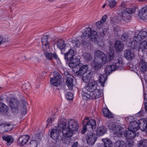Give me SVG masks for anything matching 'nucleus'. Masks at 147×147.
<instances>
[{"label": "nucleus", "mask_w": 147, "mask_h": 147, "mask_svg": "<svg viewBox=\"0 0 147 147\" xmlns=\"http://www.w3.org/2000/svg\"><path fill=\"white\" fill-rule=\"evenodd\" d=\"M142 39H143L142 37L138 33L134 37V40L132 39L129 40V44L128 45V46H136L137 45V42H139Z\"/></svg>", "instance_id": "dca6fc26"}, {"label": "nucleus", "mask_w": 147, "mask_h": 147, "mask_svg": "<svg viewBox=\"0 0 147 147\" xmlns=\"http://www.w3.org/2000/svg\"><path fill=\"white\" fill-rule=\"evenodd\" d=\"M53 121V119L52 120L51 118H49L47 120V122L48 123H50L52 122Z\"/></svg>", "instance_id": "69168bd1"}, {"label": "nucleus", "mask_w": 147, "mask_h": 147, "mask_svg": "<svg viewBox=\"0 0 147 147\" xmlns=\"http://www.w3.org/2000/svg\"><path fill=\"white\" fill-rule=\"evenodd\" d=\"M30 138L28 135H23L19 138L18 143L19 146H23L26 144Z\"/></svg>", "instance_id": "f3484780"}, {"label": "nucleus", "mask_w": 147, "mask_h": 147, "mask_svg": "<svg viewBox=\"0 0 147 147\" xmlns=\"http://www.w3.org/2000/svg\"><path fill=\"white\" fill-rule=\"evenodd\" d=\"M65 59L69 61L75 57L74 50L71 49H70L67 53L64 54Z\"/></svg>", "instance_id": "4be33fe9"}, {"label": "nucleus", "mask_w": 147, "mask_h": 147, "mask_svg": "<svg viewBox=\"0 0 147 147\" xmlns=\"http://www.w3.org/2000/svg\"><path fill=\"white\" fill-rule=\"evenodd\" d=\"M5 129V123L1 124L0 125V133L2 134L5 132V130H4Z\"/></svg>", "instance_id": "864d4df0"}, {"label": "nucleus", "mask_w": 147, "mask_h": 147, "mask_svg": "<svg viewBox=\"0 0 147 147\" xmlns=\"http://www.w3.org/2000/svg\"><path fill=\"white\" fill-rule=\"evenodd\" d=\"M107 78V75L105 73L100 75L99 77V81L100 83L101 86L103 87L104 83Z\"/></svg>", "instance_id": "473e14b6"}, {"label": "nucleus", "mask_w": 147, "mask_h": 147, "mask_svg": "<svg viewBox=\"0 0 147 147\" xmlns=\"http://www.w3.org/2000/svg\"><path fill=\"white\" fill-rule=\"evenodd\" d=\"M61 76L57 72L54 74V77L50 79V83L51 84L55 86H57L61 84Z\"/></svg>", "instance_id": "9b49d317"}, {"label": "nucleus", "mask_w": 147, "mask_h": 147, "mask_svg": "<svg viewBox=\"0 0 147 147\" xmlns=\"http://www.w3.org/2000/svg\"><path fill=\"white\" fill-rule=\"evenodd\" d=\"M13 127L10 123H5V131H11Z\"/></svg>", "instance_id": "a18cd8bd"}, {"label": "nucleus", "mask_w": 147, "mask_h": 147, "mask_svg": "<svg viewBox=\"0 0 147 147\" xmlns=\"http://www.w3.org/2000/svg\"><path fill=\"white\" fill-rule=\"evenodd\" d=\"M84 59L85 61L87 62L90 61L92 59V57L90 53H85L84 54Z\"/></svg>", "instance_id": "a19ab883"}, {"label": "nucleus", "mask_w": 147, "mask_h": 147, "mask_svg": "<svg viewBox=\"0 0 147 147\" xmlns=\"http://www.w3.org/2000/svg\"><path fill=\"white\" fill-rule=\"evenodd\" d=\"M144 105L146 111L147 112V102H146L144 103Z\"/></svg>", "instance_id": "338daca9"}, {"label": "nucleus", "mask_w": 147, "mask_h": 147, "mask_svg": "<svg viewBox=\"0 0 147 147\" xmlns=\"http://www.w3.org/2000/svg\"><path fill=\"white\" fill-rule=\"evenodd\" d=\"M94 59H98V60H103V63H105L107 62L112 60L114 57V52L110 51L109 52L108 57L103 52L97 51L94 53Z\"/></svg>", "instance_id": "7ed1b4c3"}, {"label": "nucleus", "mask_w": 147, "mask_h": 147, "mask_svg": "<svg viewBox=\"0 0 147 147\" xmlns=\"http://www.w3.org/2000/svg\"><path fill=\"white\" fill-rule=\"evenodd\" d=\"M104 23L100 20L96 23V30L98 33L99 35L101 36H104L105 34L104 33V30L102 27V24Z\"/></svg>", "instance_id": "aec40b11"}, {"label": "nucleus", "mask_w": 147, "mask_h": 147, "mask_svg": "<svg viewBox=\"0 0 147 147\" xmlns=\"http://www.w3.org/2000/svg\"><path fill=\"white\" fill-rule=\"evenodd\" d=\"M41 42L43 46H49L50 42L49 40L51 39L49 35H45L43 36L41 38Z\"/></svg>", "instance_id": "393cba45"}, {"label": "nucleus", "mask_w": 147, "mask_h": 147, "mask_svg": "<svg viewBox=\"0 0 147 147\" xmlns=\"http://www.w3.org/2000/svg\"><path fill=\"white\" fill-rule=\"evenodd\" d=\"M107 15H105L103 16L102 19L100 20V21H102L103 23H104L106 21L107 19Z\"/></svg>", "instance_id": "6e6d98bb"}, {"label": "nucleus", "mask_w": 147, "mask_h": 147, "mask_svg": "<svg viewBox=\"0 0 147 147\" xmlns=\"http://www.w3.org/2000/svg\"><path fill=\"white\" fill-rule=\"evenodd\" d=\"M134 145L133 141L131 140L129 142L128 144V146L129 147H132Z\"/></svg>", "instance_id": "052dcab7"}, {"label": "nucleus", "mask_w": 147, "mask_h": 147, "mask_svg": "<svg viewBox=\"0 0 147 147\" xmlns=\"http://www.w3.org/2000/svg\"><path fill=\"white\" fill-rule=\"evenodd\" d=\"M59 130L57 128V129H53L51 130V137L53 140H56L59 139L60 134Z\"/></svg>", "instance_id": "b1692460"}, {"label": "nucleus", "mask_w": 147, "mask_h": 147, "mask_svg": "<svg viewBox=\"0 0 147 147\" xmlns=\"http://www.w3.org/2000/svg\"><path fill=\"white\" fill-rule=\"evenodd\" d=\"M129 36L127 34L124 33L122 35L121 37V39L123 41H126L128 38Z\"/></svg>", "instance_id": "09e8293b"}, {"label": "nucleus", "mask_w": 147, "mask_h": 147, "mask_svg": "<svg viewBox=\"0 0 147 147\" xmlns=\"http://www.w3.org/2000/svg\"><path fill=\"white\" fill-rule=\"evenodd\" d=\"M108 1V4L107 5V6H109L111 8L115 7L117 3V2L114 0H109Z\"/></svg>", "instance_id": "37998d69"}, {"label": "nucleus", "mask_w": 147, "mask_h": 147, "mask_svg": "<svg viewBox=\"0 0 147 147\" xmlns=\"http://www.w3.org/2000/svg\"><path fill=\"white\" fill-rule=\"evenodd\" d=\"M144 79L145 80L146 82H147V74H146L145 75Z\"/></svg>", "instance_id": "774afa93"}, {"label": "nucleus", "mask_w": 147, "mask_h": 147, "mask_svg": "<svg viewBox=\"0 0 147 147\" xmlns=\"http://www.w3.org/2000/svg\"><path fill=\"white\" fill-rule=\"evenodd\" d=\"M66 84L69 89L72 90L73 89V79L71 77H67Z\"/></svg>", "instance_id": "c9c22d12"}, {"label": "nucleus", "mask_w": 147, "mask_h": 147, "mask_svg": "<svg viewBox=\"0 0 147 147\" xmlns=\"http://www.w3.org/2000/svg\"><path fill=\"white\" fill-rule=\"evenodd\" d=\"M41 139V137L40 136L39 134H37L34 138V140H31L29 143L30 147H37V142L39 141Z\"/></svg>", "instance_id": "412c9836"}, {"label": "nucleus", "mask_w": 147, "mask_h": 147, "mask_svg": "<svg viewBox=\"0 0 147 147\" xmlns=\"http://www.w3.org/2000/svg\"><path fill=\"white\" fill-rule=\"evenodd\" d=\"M67 127L73 131H76L78 128V121L72 119L69 120L67 122Z\"/></svg>", "instance_id": "4468645a"}, {"label": "nucleus", "mask_w": 147, "mask_h": 147, "mask_svg": "<svg viewBox=\"0 0 147 147\" xmlns=\"http://www.w3.org/2000/svg\"><path fill=\"white\" fill-rule=\"evenodd\" d=\"M115 147H126V144L124 141H118L115 144Z\"/></svg>", "instance_id": "58836bf2"}, {"label": "nucleus", "mask_w": 147, "mask_h": 147, "mask_svg": "<svg viewBox=\"0 0 147 147\" xmlns=\"http://www.w3.org/2000/svg\"><path fill=\"white\" fill-rule=\"evenodd\" d=\"M102 61V60L94 59L91 63V66L95 69H100L102 67V65L105 64L103 63Z\"/></svg>", "instance_id": "2eb2a0df"}, {"label": "nucleus", "mask_w": 147, "mask_h": 147, "mask_svg": "<svg viewBox=\"0 0 147 147\" xmlns=\"http://www.w3.org/2000/svg\"><path fill=\"white\" fill-rule=\"evenodd\" d=\"M138 147H147V140L143 139L139 142Z\"/></svg>", "instance_id": "79ce46f5"}, {"label": "nucleus", "mask_w": 147, "mask_h": 147, "mask_svg": "<svg viewBox=\"0 0 147 147\" xmlns=\"http://www.w3.org/2000/svg\"><path fill=\"white\" fill-rule=\"evenodd\" d=\"M9 41L8 37L7 36H5L4 37H2V41L3 44Z\"/></svg>", "instance_id": "5fc2aeb1"}, {"label": "nucleus", "mask_w": 147, "mask_h": 147, "mask_svg": "<svg viewBox=\"0 0 147 147\" xmlns=\"http://www.w3.org/2000/svg\"><path fill=\"white\" fill-rule=\"evenodd\" d=\"M92 76L91 72L90 71H89L83 75L82 79L84 82L88 83L90 80Z\"/></svg>", "instance_id": "7c9ffc66"}, {"label": "nucleus", "mask_w": 147, "mask_h": 147, "mask_svg": "<svg viewBox=\"0 0 147 147\" xmlns=\"http://www.w3.org/2000/svg\"><path fill=\"white\" fill-rule=\"evenodd\" d=\"M140 120L139 123H138L136 121H134L130 123L129 125L128 129L134 131H136L140 128Z\"/></svg>", "instance_id": "6ab92c4d"}, {"label": "nucleus", "mask_w": 147, "mask_h": 147, "mask_svg": "<svg viewBox=\"0 0 147 147\" xmlns=\"http://www.w3.org/2000/svg\"><path fill=\"white\" fill-rule=\"evenodd\" d=\"M71 43L73 46H79L82 45V42H80L79 40L75 39L72 40Z\"/></svg>", "instance_id": "c03bdc74"}, {"label": "nucleus", "mask_w": 147, "mask_h": 147, "mask_svg": "<svg viewBox=\"0 0 147 147\" xmlns=\"http://www.w3.org/2000/svg\"><path fill=\"white\" fill-rule=\"evenodd\" d=\"M136 131L129 129L124 132V136L127 139H131L134 138L135 136H138L139 135V133L135 134Z\"/></svg>", "instance_id": "a211bd4d"}, {"label": "nucleus", "mask_w": 147, "mask_h": 147, "mask_svg": "<svg viewBox=\"0 0 147 147\" xmlns=\"http://www.w3.org/2000/svg\"><path fill=\"white\" fill-rule=\"evenodd\" d=\"M140 129L142 131H145L147 134V122L144 119L140 120Z\"/></svg>", "instance_id": "a878e982"}, {"label": "nucleus", "mask_w": 147, "mask_h": 147, "mask_svg": "<svg viewBox=\"0 0 147 147\" xmlns=\"http://www.w3.org/2000/svg\"><path fill=\"white\" fill-rule=\"evenodd\" d=\"M96 121L93 119H89L88 117L85 118L82 122L83 125H85L89 132L93 131L96 128Z\"/></svg>", "instance_id": "6e6552de"}, {"label": "nucleus", "mask_w": 147, "mask_h": 147, "mask_svg": "<svg viewBox=\"0 0 147 147\" xmlns=\"http://www.w3.org/2000/svg\"><path fill=\"white\" fill-rule=\"evenodd\" d=\"M21 111L22 113V114H26V113L27 111L26 109V106L25 105H23L22 106V107L21 108V109H19Z\"/></svg>", "instance_id": "3c124183"}, {"label": "nucleus", "mask_w": 147, "mask_h": 147, "mask_svg": "<svg viewBox=\"0 0 147 147\" xmlns=\"http://www.w3.org/2000/svg\"><path fill=\"white\" fill-rule=\"evenodd\" d=\"M82 94L83 98L84 100H87L88 99H96L101 96V92L97 89L91 92H85L84 89Z\"/></svg>", "instance_id": "39448f33"}, {"label": "nucleus", "mask_w": 147, "mask_h": 147, "mask_svg": "<svg viewBox=\"0 0 147 147\" xmlns=\"http://www.w3.org/2000/svg\"><path fill=\"white\" fill-rule=\"evenodd\" d=\"M113 65H110L106 67L105 72L107 74H109L112 71L117 69H121L123 67V63L121 57H116L113 62Z\"/></svg>", "instance_id": "f257e3e1"}, {"label": "nucleus", "mask_w": 147, "mask_h": 147, "mask_svg": "<svg viewBox=\"0 0 147 147\" xmlns=\"http://www.w3.org/2000/svg\"><path fill=\"white\" fill-rule=\"evenodd\" d=\"M139 68L142 72H145L147 70V63L143 60H141L140 62Z\"/></svg>", "instance_id": "cd10ccee"}, {"label": "nucleus", "mask_w": 147, "mask_h": 147, "mask_svg": "<svg viewBox=\"0 0 147 147\" xmlns=\"http://www.w3.org/2000/svg\"><path fill=\"white\" fill-rule=\"evenodd\" d=\"M45 55L47 59L49 60H51L53 59H56L57 58V56L55 53H52L46 51L45 52Z\"/></svg>", "instance_id": "2f4dec72"}, {"label": "nucleus", "mask_w": 147, "mask_h": 147, "mask_svg": "<svg viewBox=\"0 0 147 147\" xmlns=\"http://www.w3.org/2000/svg\"><path fill=\"white\" fill-rule=\"evenodd\" d=\"M69 61H70L69 63V65L71 68H74L79 64V59L76 57H75Z\"/></svg>", "instance_id": "5701e85b"}, {"label": "nucleus", "mask_w": 147, "mask_h": 147, "mask_svg": "<svg viewBox=\"0 0 147 147\" xmlns=\"http://www.w3.org/2000/svg\"><path fill=\"white\" fill-rule=\"evenodd\" d=\"M139 15L145 17L147 16V7H144L140 9L139 11Z\"/></svg>", "instance_id": "4c0bfd02"}, {"label": "nucleus", "mask_w": 147, "mask_h": 147, "mask_svg": "<svg viewBox=\"0 0 147 147\" xmlns=\"http://www.w3.org/2000/svg\"><path fill=\"white\" fill-rule=\"evenodd\" d=\"M66 98L68 100H71L73 98V94L71 93L68 92L66 94Z\"/></svg>", "instance_id": "49530a36"}, {"label": "nucleus", "mask_w": 147, "mask_h": 147, "mask_svg": "<svg viewBox=\"0 0 147 147\" xmlns=\"http://www.w3.org/2000/svg\"><path fill=\"white\" fill-rule=\"evenodd\" d=\"M119 28L117 26L114 28V30L115 32H117L119 30Z\"/></svg>", "instance_id": "0e129e2a"}, {"label": "nucleus", "mask_w": 147, "mask_h": 147, "mask_svg": "<svg viewBox=\"0 0 147 147\" xmlns=\"http://www.w3.org/2000/svg\"><path fill=\"white\" fill-rule=\"evenodd\" d=\"M124 57L128 60H132L134 57V54L130 50H126L124 52Z\"/></svg>", "instance_id": "bb28decb"}, {"label": "nucleus", "mask_w": 147, "mask_h": 147, "mask_svg": "<svg viewBox=\"0 0 147 147\" xmlns=\"http://www.w3.org/2000/svg\"><path fill=\"white\" fill-rule=\"evenodd\" d=\"M78 143L77 142H74L71 146V147H78Z\"/></svg>", "instance_id": "680f3d73"}, {"label": "nucleus", "mask_w": 147, "mask_h": 147, "mask_svg": "<svg viewBox=\"0 0 147 147\" xmlns=\"http://www.w3.org/2000/svg\"><path fill=\"white\" fill-rule=\"evenodd\" d=\"M67 121L64 119L63 121L59 122L58 124L57 129L60 131L62 132L63 136L66 138H71L73 134V131L67 127Z\"/></svg>", "instance_id": "f03ea898"}, {"label": "nucleus", "mask_w": 147, "mask_h": 147, "mask_svg": "<svg viewBox=\"0 0 147 147\" xmlns=\"http://www.w3.org/2000/svg\"><path fill=\"white\" fill-rule=\"evenodd\" d=\"M2 138L3 140L7 142V144L8 146L11 145L14 140L13 138L11 136L6 135L2 136Z\"/></svg>", "instance_id": "c85d7f7f"}, {"label": "nucleus", "mask_w": 147, "mask_h": 147, "mask_svg": "<svg viewBox=\"0 0 147 147\" xmlns=\"http://www.w3.org/2000/svg\"><path fill=\"white\" fill-rule=\"evenodd\" d=\"M115 47L116 51L119 52L121 51L123 49L122 47Z\"/></svg>", "instance_id": "4d7b16f0"}, {"label": "nucleus", "mask_w": 147, "mask_h": 147, "mask_svg": "<svg viewBox=\"0 0 147 147\" xmlns=\"http://www.w3.org/2000/svg\"><path fill=\"white\" fill-rule=\"evenodd\" d=\"M85 138L87 144L89 145H92L95 143L97 139V135L92 132H87Z\"/></svg>", "instance_id": "1a4fd4ad"}, {"label": "nucleus", "mask_w": 147, "mask_h": 147, "mask_svg": "<svg viewBox=\"0 0 147 147\" xmlns=\"http://www.w3.org/2000/svg\"><path fill=\"white\" fill-rule=\"evenodd\" d=\"M55 42L54 45H56L57 46H66V45L65 41L61 39H58Z\"/></svg>", "instance_id": "ea45409f"}, {"label": "nucleus", "mask_w": 147, "mask_h": 147, "mask_svg": "<svg viewBox=\"0 0 147 147\" xmlns=\"http://www.w3.org/2000/svg\"><path fill=\"white\" fill-rule=\"evenodd\" d=\"M104 144L101 145V147H112L113 144L111 140L109 139H105L103 141Z\"/></svg>", "instance_id": "72a5a7b5"}, {"label": "nucleus", "mask_w": 147, "mask_h": 147, "mask_svg": "<svg viewBox=\"0 0 147 147\" xmlns=\"http://www.w3.org/2000/svg\"><path fill=\"white\" fill-rule=\"evenodd\" d=\"M139 34L141 36L142 39L144 38L147 36V30L146 31H142L139 33Z\"/></svg>", "instance_id": "de8ad7c7"}, {"label": "nucleus", "mask_w": 147, "mask_h": 147, "mask_svg": "<svg viewBox=\"0 0 147 147\" xmlns=\"http://www.w3.org/2000/svg\"><path fill=\"white\" fill-rule=\"evenodd\" d=\"M22 87L24 89L27 90L28 89H30L31 88V86L30 84L29 83H28L23 84Z\"/></svg>", "instance_id": "8fccbe9b"}, {"label": "nucleus", "mask_w": 147, "mask_h": 147, "mask_svg": "<svg viewBox=\"0 0 147 147\" xmlns=\"http://www.w3.org/2000/svg\"><path fill=\"white\" fill-rule=\"evenodd\" d=\"M107 125L109 128L112 130L114 134H117L118 136H121L124 131L123 128L119 125H116L115 123L112 121H108Z\"/></svg>", "instance_id": "423d86ee"}, {"label": "nucleus", "mask_w": 147, "mask_h": 147, "mask_svg": "<svg viewBox=\"0 0 147 147\" xmlns=\"http://www.w3.org/2000/svg\"><path fill=\"white\" fill-rule=\"evenodd\" d=\"M133 119V117H127L125 118V120L128 123L131 122V120Z\"/></svg>", "instance_id": "bf43d9fd"}, {"label": "nucleus", "mask_w": 147, "mask_h": 147, "mask_svg": "<svg viewBox=\"0 0 147 147\" xmlns=\"http://www.w3.org/2000/svg\"><path fill=\"white\" fill-rule=\"evenodd\" d=\"M8 110V107L3 103H0V112L2 113H6Z\"/></svg>", "instance_id": "e433bc0d"}, {"label": "nucleus", "mask_w": 147, "mask_h": 147, "mask_svg": "<svg viewBox=\"0 0 147 147\" xmlns=\"http://www.w3.org/2000/svg\"><path fill=\"white\" fill-rule=\"evenodd\" d=\"M78 65L79 69V71H77L76 74V75H77L78 76H81L89 71H88V66L87 65H84L80 64Z\"/></svg>", "instance_id": "ddd939ff"}, {"label": "nucleus", "mask_w": 147, "mask_h": 147, "mask_svg": "<svg viewBox=\"0 0 147 147\" xmlns=\"http://www.w3.org/2000/svg\"><path fill=\"white\" fill-rule=\"evenodd\" d=\"M114 46H123V43L120 40H116L115 42Z\"/></svg>", "instance_id": "603ef678"}, {"label": "nucleus", "mask_w": 147, "mask_h": 147, "mask_svg": "<svg viewBox=\"0 0 147 147\" xmlns=\"http://www.w3.org/2000/svg\"><path fill=\"white\" fill-rule=\"evenodd\" d=\"M97 84L96 81H94L91 83H89L86 85L85 88L83 89L82 92L84 89V91L86 92L85 90H86L89 92H91L96 89H97Z\"/></svg>", "instance_id": "f8f14e48"}, {"label": "nucleus", "mask_w": 147, "mask_h": 147, "mask_svg": "<svg viewBox=\"0 0 147 147\" xmlns=\"http://www.w3.org/2000/svg\"><path fill=\"white\" fill-rule=\"evenodd\" d=\"M83 126V128L81 132V133L82 134H84L86 132V130H87V127H86V126L85 125Z\"/></svg>", "instance_id": "13d9d810"}, {"label": "nucleus", "mask_w": 147, "mask_h": 147, "mask_svg": "<svg viewBox=\"0 0 147 147\" xmlns=\"http://www.w3.org/2000/svg\"><path fill=\"white\" fill-rule=\"evenodd\" d=\"M9 104L14 114H16L19 112V109H20L21 106L17 98H11Z\"/></svg>", "instance_id": "0eeeda50"}, {"label": "nucleus", "mask_w": 147, "mask_h": 147, "mask_svg": "<svg viewBox=\"0 0 147 147\" xmlns=\"http://www.w3.org/2000/svg\"><path fill=\"white\" fill-rule=\"evenodd\" d=\"M97 34L96 32L92 31L91 28L89 27L86 29L82 35V39H87L89 38L90 40L93 42L96 41L97 40Z\"/></svg>", "instance_id": "20e7f679"}, {"label": "nucleus", "mask_w": 147, "mask_h": 147, "mask_svg": "<svg viewBox=\"0 0 147 147\" xmlns=\"http://www.w3.org/2000/svg\"><path fill=\"white\" fill-rule=\"evenodd\" d=\"M102 112L104 115L108 118H111L113 117V115L108 109L104 108L102 109Z\"/></svg>", "instance_id": "f704fd0d"}, {"label": "nucleus", "mask_w": 147, "mask_h": 147, "mask_svg": "<svg viewBox=\"0 0 147 147\" xmlns=\"http://www.w3.org/2000/svg\"><path fill=\"white\" fill-rule=\"evenodd\" d=\"M106 128L104 126H100L98 128L96 134L99 136L103 135L106 132Z\"/></svg>", "instance_id": "c756f323"}, {"label": "nucleus", "mask_w": 147, "mask_h": 147, "mask_svg": "<svg viewBox=\"0 0 147 147\" xmlns=\"http://www.w3.org/2000/svg\"><path fill=\"white\" fill-rule=\"evenodd\" d=\"M139 115H138L140 116H143L144 114V111L143 110H141L140 111L138 114Z\"/></svg>", "instance_id": "e2e57ef3"}, {"label": "nucleus", "mask_w": 147, "mask_h": 147, "mask_svg": "<svg viewBox=\"0 0 147 147\" xmlns=\"http://www.w3.org/2000/svg\"><path fill=\"white\" fill-rule=\"evenodd\" d=\"M135 12V9L133 8H126L125 10L122 13L121 16L123 20L125 21L129 20L131 18L130 14Z\"/></svg>", "instance_id": "9d476101"}]
</instances>
